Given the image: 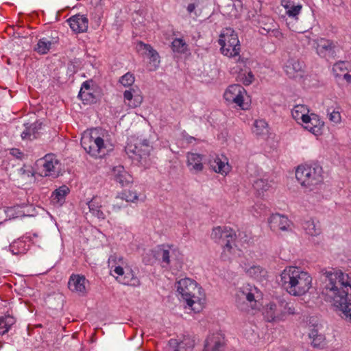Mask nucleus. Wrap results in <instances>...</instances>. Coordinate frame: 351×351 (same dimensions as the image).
<instances>
[{"label":"nucleus","instance_id":"nucleus-1","mask_svg":"<svg viewBox=\"0 0 351 351\" xmlns=\"http://www.w3.org/2000/svg\"><path fill=\"white\" fill-rule=\"evenodd\" d=\"M321 274V297L341 318L351 323V277L335 268L322 269Z\"/></svg>","mask_w":351,"mask_h":351},{"label":"nucleus","instance_id":"nucleus-2","mask_svg":"<svg viewBox=\"0 0 351 351\" xmlns=\"http://www.w3.org/2000/svg\"><path fill=\"white\" fill-rule=\"evenodd\" d=\"M280 276L282 287L291 295L302 296L312 286L311 275L299 267H286Z\"/></svg>","mask_w":351,"mask_h":351},{"label":"nucleus","instance_id":"nucleus-3","mask_svg":"<svg viewBox=\"0 0 351 351\" xmlns=\"http://www.w3.org/2000/svg\"><path fill=\"white\" fill-rule=\"evenodd\" d=\"M176 287L181 298L187 306L195 313L199 312L205 301L202 288L193 280L184 278L176 282Z\"/></svg>","mask_w":351,"mask_h":351},{"label":"nucleus","instance_id":"nucleus-4","mask_svg":"<svg viewBox=\"0 0 351 351\" xmlns=\"http://www.w3.org/2000/svg\"><path fill=\"white\" fill-rule=\"evenodd\" d=\"M101 129L95 128L90 132L84 133L81 138V145L90 156L102 157L111 149V145L106 143L105 136Z\"/></svg>","mask_w":351,"mask_h":351},{"label":"nucleus","instance_id":"nucleus-5","mask_svg":"<svg viewBox=\"0 0 351 351\" xmlns=\"http://www.w3.org/2000/svg\"><path fill=\"white\" fill-rule=\"evenodd\" d=\"M295 178L303 187L312 191L323 181L322 168L317 164L299 165Z\"/></svg>","mask_w":351,"mask_h":351},{"label":"nucleus","instance_id":"nucleus-6","mask_svg":"<svg viewBox=\"0 0 351 351\" xmlns=\"http://www.w3.org/2000/svg\"><path fill=\"white\" fill-rule=\"evenodd\" d=\"M309 109L305 105H295L291 110L293 118L299 122L301 121L303 127L315 135H319L322 132L324 122L319 117L314 113L308 114Z\"/></svg>","mask_w":351,"mask_h":351},{"label":"nucleus","instance_id":"nucleus-7","mask_svg":"<svg viewBox=\"0 0 351 351\" xmlns=\"http://www.w3.org/2000/svg\"><path fill=\"white\" fill-rule=\"evenodd\" d=\"M151 150L152 146L148 140L134 136L129 138L125 147L127 154L144 167L149 164V156Z\"/></svg>","mask_w":351,"mask_h":351},{"label":"nucleus","instance_id":"nucleus-8","mask_svg":"<svg viewBox=\"0 0 351 351\" xmlns=\"http://www.w3.org/2000/svg\"><path fill=\"white\" fill-rule=\"evenodd\" d=\"M219 44L221 46V53L232 58L239 56L241 46L238 36L235 31L230 28H224L219 36Z\"/></svg>","mask_w":351,"mask_h":351},{"label":"nucleus","instance_id":"nucleus-9","mask_svg":"<svg viewBox=\"0 0 351 351\" xmlns=\"http://www.w3.org/2000/svg\"><path fill=\"white\" fill-rule=\"evenodd\" d=\"M211 238L223 245L222 258L224 260L228 258V254L231 253L236 239L235 232L231 228L217 226L213 229Z\"/></svg>","mask_w":351,"mask_h":351},{"label":"nucleus","instance_id":"nucleus-10","mask_svg":"<svg viewBox=\"0 0 351 351\" xmlns=\"http://www.w3.org/2000/svg\"><path fill=\"white\" fill-rule=\"evenodd\" d=\"M247 93L245 88L239 84H232L228 86L223 94L224 99L239 106L241 109L247 108V105L244 103V96Z\"/></svg>","mask_w":351,"mask_h":351},{"label":"nucleus","instance_id":"nucleus-11","mask_svg":"<svg viewBox=\"0 0 351 351\" xmlns=\"http://www.w3.org/2000/svg\"><path fill=\"white\" fill-rule=\"evenodd\" d=\"M314 48L316 53L326 60L333 59L336 56L337 45L331 40L323 38L317 39L315 40Z\"/></svg>","mask_w":351,"mask_h":351},{"label":"nucleus","instance_id":"nucleus-12","mask_svg":"<svg viewBox=\"0 0 351 351\" xmlns=\"http://www.w3.org/2000/svg\"><path fill=\"white\" fill-rule=\"evenodd\" d=\"M194 346V337L190 335H184L182 339L180 341L174 339H170L167 351H191Z\"/></svg>","mask_w":351,"mask_h":351},{"label":"nucleus","instance_id":"nucleus-13","mask_svg":"<svg viewBox=\"0 0 351 351\" xmlns=\"http://www.w3.org/2000/svg\"><path fill=\"white\" fill-rule=\"evenodd\" d=\"M114 277L118 282L123 285L134 287L141 285L140 279L136 276L133 269L128 265L125 267L122 274L114 276Z\"/></svg>","mask_w":351,"mask_h":351},{"label":"nucleus","instance_id":"nucleus-14","mask_svg":"<svg viewBox=\"0 0 351 351\" xmlns=\"http://www.w3.org/2000/svg\"><path fill=\"white\" fill-rule=\"evenodd\" d=\"M87 283L88 281L84 276L72 274L68 282V287L72 292L84 295L86 293Z\"/></svg>","mask_w":351,"mask_h":351},{"label":"nucleus","instance_id":"nucleus-15","mask_svg":"<svg viewBox=\"0 0 351 351\" xmlns=\"http://www.w3.org/2000/svg\"><path fill=\"white\" fill-rule=\"evenodd\" d=\"M224 338L219 332L209 335L205 340L204 351H223Z\"/></svg>","mask_w":351,"mask_h":351},{"label":"nucleus","instance_id":"nucleus-16","mask_svg":"<svg viewBox=\"0 0 351 351\" xmlns=\"http://www.w3.org/2000/svg\"><path fill=\"white\" fill-rule=\"evenodd\" d=\"M270 228L273 230L288 231L290 230L291 222L285 215L276 213L271 215L269 219Z\"/></svg>","mask_w":351,"mask_h":351},{"label":"nucleus","instance_id":"nucleus-17","mask_svg":"<svg viewBox=\"0 0 351 351\" xmlns=\"http://www.w3.org/2000/svg\"><path fill=\"white\" fill-rule=\"evenodd\" d=\"M56 34L55 32L54 35L39 39L34 50L39 54H47L53 45L58 43L59 38Z\"/></svg>","mask_w":351,"mask_h":351},{"label":"nucleus","instance_id":"nucleus-18","mask_svg":"<svg viewBox=\"0 0 351 351\" xmlns=\"http://www.w3.org/2000/svg\"><path fill=\"white\" fill-rule=\"evenodd\" d=\"M127 266L126 261L121 256L113 254L108 258V267L112 276L122 274L123 270Z\"/></svg>","mask_w":351,"mask_h":351},{"label":"nucleus","instance_id":"nucleus-19","mask_svg":"<svg viewBox=\"0 0 351 351\" xmlns=\"http://www.w3.org/2000/svg\"><path fill=\"white\" fill-rule=\"evenodd\" d=\"M67 22L71 29L76 33L84 32L88 27V18L84 15H74L70 17Z\"/></svg>","mask_w":351,"mask_h":351},{"label":"nucleus","instance_id":"nucleus-20","mask_svg":"<svg viewBox=\"0 0 351 351\" xmlns=\"http://www.w3.org/2000/svg\"><path fill=\"white\" fill-rule=\"evenodd\" d=\"M210 167L216 173L221 175H226L230 171V166L228 159L221 156H216L209 160Z\"/></svg>","mask_w":351,"mask_h":351},{"label":"nucleus","instance_id":"nucleus-21","mask_svg":"<svg viewBox=\"0 0 351 351\" xmlns=\"http://www.w3.org/2000/svg\"><path fill=\"white\" fill-rule=\"evenodd\" d=\"M263 316L269 322L282 321V314L280 311L278 302H270L267 304L264 308Z\"/></svg>","mask_w":351,"mask_h":351},{"label":"nucleus","instance_id":"nucleus-22","mask_svg":"<svg viewBox=\"0 0 351 351\" xmlns=\"http://www.w3.org/2000/svg\"><path fill=\"white\" fill-rule=\"evenodd\" d=\"M243 269L247 276L258 282L266 280L267 271L263 267L257 265H249L245 264Z\"/></svg>","mask_w":351,"mask_h":351},{"label":"nucleus","instance_id":"nucleus-23","mask_svg":"<svg viewBox=\"0 0 351 351\" xmlns=\"http://www.w3.org/2000/svg\"><path fill=\"white\" fill-rule=\"evenodd\" d=\"M39 164L43 167L42 173L45 176H49L55 173L58 160L53 154H47L43 158L38 160Z\"/></svg>","mask_w":351,"mask_h":351},{"label":"nucleus","instance_id":"nucleus-24","mask_svg":"<svg viewBox=\"0 0 351 351\" xmlns=\"http://www.w3.org/2000/svg\"><path fill=\"white\" fill-rule=\"evenodd\" d=\"M303 68L302 62L295 58H289L285 65V71L289 77L293 78L301 75Z\"/></svg>","mask_w":351,"mask_h":351},{"label":"nucleus","instance_id":"nucleus-25","mask_svg":"<svg viewBox=\"0 0 351 351\" xmlns=\"http://www.w3.org/2000/svg\"><path fill=\"white\" fill-rule=\"evenodd\" d=\"M25 130L22 132L21 136L23 140H34L39 136L42 129V123L36 121L31 124H25Z\"/></svg>","mask_w":351,"mask_h":351},{"label":"nucleus","instance_id":"nucleus-26","mask_svg":"<svg viewBox=\"0 0 351 351\" xmlns=\"http://www.w3.org/2000/svg\"><path fill=\"white\" fill-rule=\"evenodd\" d=\"M186 159L187 166L191 172L198 173L203 170L202 155L197 153L189 152L186 154Z\"/></svg>","mask_w":351,"mask_h":351},{"label":"nucleus","instance_id":"nucleus-27","mask_svg":"<svg viewBox=\"0 0 351 351\" xmlns=\"http://www.w3.org/2000/svg\"><path fill=\"white\" fill-rule=\"evenodd\" d=\"M137 50L142 56H146L149 58L155 66L160 63V57L158 52L150 45L139 42L137 45Z\"/></svg>","mask_w":351,"mask_h":351},{"label":"nucleus","instance_id":"nucleus-28","mask_svg":"<svg viewBox=\"0 0 351 351\" xmlns=\"http://www.w3.org/2000/svg\"><path fill=\"white\" fill-rule=\"evenodd\" d=\"M89 211L93 215L99 219H104L106 218L105 213L101 210L102 207V200L100 197H93L90 201L88 202Z\"/></svg>","mask_w":351,"mask_h":351},{"label":"nucleus","instance_id":"nucleus-29","mask_svg":"<svg viewBox=\"0 0 351 351\" xmlns=\"http://www.w3.org/2000/svg\"><path fill=\"white\" fill-rule=\"evenodd\" d=\"M135 93L133 88L125 90L123 93L124 103L132 108L139 106L143 101V97L139 95H135Z\"/></svg>","mask_w":351,"mask_h":351},{"label":"nucleus","instance_id":"nucleus-30","mask_svg":"<svg viewBox=\"0 0 351 351\" xmlns=\"http://www.w3.org/2000/svg\"><path fill=\"white\" fill-rule=\"evenodd\" d=\"M69 192V189L62 185L55 190L51 196V202L56 206H61L65 202V198Z\"/></svg>","mask_w":351,"mask_h":351},{"label":"nucleus","instance_id":"nucleus-31","mask_svg":"<svg viewBox=\"0 0 351 351\" xmlns=\"http://www.w3.org/2000/svg\"><path fill=\"white\" fill-rule=\"evenodd\" d=\"M175 254V250L170 247H159L156 252V258L161 262L162 267H167L169 265L171 258Z\"/></svg>","mask_w":351,"mask_h":351},{"label":"nucleus","instance_id":"nucleus-32","mask_svg":"<svg viewBox=\"0 0 351 351\" xmlns=\"http://www.w3.org/2000/svg\"><path fill=\"white\" fill-rule=\"evenodd\" d=\"M113 176L116 182L120 183L121 186H125L132 182V178L130 174L124 169L123 166H117L113 168Z\"/></svg>","mask_w":351,"mask_h":351},{"label":"nucleus","instance_id":"nucleus-33","mask_svg":"<svg viewBox=\"0 0 351 351\" xmlns=\"http://www.w3.org/2000/svg\"><path fill=\"white\" fill-rule=\"evenodd\" d=\"M242 295L250 303L253 302H256L262 296L261 292L258 288L250 285L243 287Z\"/></svg>","mask_w":351,"mask_h":351},{"label":"nucleus","instance_id":"nucleus-34","mask_svg":"<svg viewBox=\"0 0 351 351\" xmlns=\"http://www.w3.org/2000/svg\"><path fill=\"white\" fill-rule=\"evenodd\" d=\"M271 186L270 182L267 176L256 179L253 182V187L258 195H261L265 191H267Z\"/></svg>","mask_w":351,"mask_h":351},{"label":"nucleus","instance_id":"nucleus-35","mask_svg":"<svg viewBox=\"0 0 351 351\" xmlns=\"http://www.w3.org/2000/svg\"><path fill=\"white\" fill-rule=\"evenodd\" d=\"M15 323L16 319L10 315L0 317V335H3L8 332Z\"/></svg>","mask_w":351,"mask_h":351},{"label":"nucleus","instance_id":"nucleus-36","mask_svg":"<svg viewBox=\"0 0 351 351\" xmlns=\"http://www.w3.org/2000/svg\"><path fill=\"white\" fill-rule=\"evenodd\" d=\"M308 337L312 340L311 345L314 348H322L326 344L324 335L319 333L316 329L311 330L308 334Z\"/></svg>","mask_w":351,"mask_h":351},{"label":"nucleus","instance_id":"nucleus-37","mask_svg":"<svg viewBox=\"0 0 351 351\" xmlns=\"http://www.w3.org/2000/svg\"><path fill=\"white\" fill-rule=\"evenodd\" d=\"M302 227L306 232L311 236H317L321 233V228L319 223L310 219L303 223Z\"/></svg>","mask_w":351,"mask_h":351},{"label":"nucleus","instance_id":"nucleus-38","mask_svg":"<svg viewBox=\"0 0 351 351\" xmlns=\"http://www.w3.org/2000/svg\"><path fill=\"white\" fill-rule=\"evenodd\" d=\"M278 304L280 311L282 314V320L285 319L287 315L295 314V308L293 302L282 300L278 301Z\"/></svg>","mask_w":351,"mask_h":351},{"label":"nucleus","instance_id":"nucleus-39","mask_svg":"<svg viewBox=\"0 0 351 351\" xmlns=\"http://www.w3.org/2000/svg\"><path fill=\"white\" fill-rule=\"evenodd\" d=\"M9 248L11 253L14 255L25 254L27 250L25 242L21 239L12 242L10 245Z\"/></svg>","mask_w":351,"mask_h":351},{"label":"nucleus","instance_id":"nucleus-40","mask_svg":"<svg viewBox=\"0 0 351 351\" xmlns=\"http://www.w3.org/2000/svg\"><path fill=\"white\" fill-rule=\"evenodd\" d=\"M350 66L348 62L339 61L335 63L332 66V72L336 78L341 77V75L346 73L348 67Z\"/></svg>","mask_w":351,"mask_h":351},{"label":"nucleus","instance_id":"nucleus-41","mask_svg":"<svg viewBox=\"0 0 351 351\" xmlns=\"http://www.w3.org/2000/svg\"><path fill=\"white\" fill-rule=\"evenodd\" d=\"M116 199L125 200L126 202H136L138 200V195L136 191H125L116 196Z\"/></svg>","mask_w":351,"mask_h":351},{"label":"nucleus","instance_id":"nucleus-42","mask_svg":"<svg viewBox=\"0 0 351 351\" xmlns=\"http://www.w3.org/2000/svg\"><path fill=\"white\" fill-rule=\"evenodd\" d=\"M254 132L258 136L267 135L269 132L268 124L263 119L254 122Z\"/></svg>","mask_w":351,"mask_h":351},{"label":"nucleus","instance_id":"nucleus-43","mask_svg":"<svg viewBox=\"0 0 351 351\" xmlns=\"http://www.w3.org/2000/svg\"><path fill=\"white\" fill-rule=\"evenodd\" d=\"M171 49L173 52L184 53L188 49V45L182 38H176L171 43Z\"/></svg>","mask_w":351,"mask_h":351},{"label":"nucleus","instance_id":"nucleus-44","mask_svg":"<svg viewBox=\"0 0 351 351\" xmlns=\"http://www.w3.org/2000/svg\"><path fill=\"white\" fill-rule=\"evenodd\" d=\"M78 97L84 101V104H92L95 102L96 98L94 94L90 91H80Z\"/></svg>","mask_w":351,"mask_h":351},{"label":"nucleus","instance_id":"nucleus-45","mask_svg":"<svg viewBox=\"0 0 351 351\" xmlns=\"http://www.w3.org/2000/svg\"><path fill=\"white\" fill-rule=\"evenodd\" d=\"M123 86H132L134 82V77L130 73H127L120 77L119 81Z\"/></svg>","mask_w":351,"mask_h":351},{"label":"nucleus","instance_id":"nucleus-46","mask_svg":"<svg viewBox=\"0 0 351 351\" xmlns=\"http://www.w3.org/2000/svg\"><path fill=\"white\" fill-rule=\"evenodd\" d=\"M327 114L330 121L335 124L339 123L341 122V117L340 112L338 110H330V109H328Z\"/></svg>","mask_w":351,"mask_h":351},{"label":"nucleus","instance_id":"nucleus-47","mask_svg":"<svg viewBox=\"0 0 351 351\" xmlns=\"http://www.w3.org/2000/svg\"><path fill=\"white\" fill-rule=\"evenodd\" d=\"M20 209L21 207L19 206H15L14 207L10 208L8 210V213L9 215L12 218H18L25 216V213L21 212Z\"/></svg>","mask_w":351,"mask_h":351},{"label":"nucleus","instance_id":"nucleus-48","mask_svg":"<svg viewBox=\"0 0 351 351\" xmlns=\"http://www.w3.org/2000/svg\"><path fill=\"white\" fill-rule=\"evenodd\" d=\"M302 8L301 5H293L292 7H290V9L286 11V14L289 16L295 17L300 13Z\"/></svg>","mask_w":351,"mask_h":351},{"label":"nucleus","instance_id":"nucleus-49","mask_svg":"<svg viewBox=\"0 0 351 351\" xmlns=\"http://www.w3.org/2000/svg\"><path fill=\"white\" fill-rule=\"evenodd\" d=\"M254 80V76L252 71H249L243 74L242 82L245 86L250 85L252 83Z\"/></svg>","mask_w":351,"mask_h":351},{"label":"nucleus","instance_id":"nucleus-50","mask_svg":"<svg viewBox=\"0 0 351 351\" xmlns=\"http://www.w3.org/2000/svg\"><path fill=\"white\" fill-rule=\"evenodd\" d=\"M19 174L23 178H25L26 177H27V178H29V177L33 178L34 177V173L29 168H28V169H26L25 167L20 168L19 169Z\"/></svg>","mask_w":351,"mask_h":351},{"label":"nucleus","instance_id":"nucleus-51","mask_svg":"<svg viewBox=\"0 0 351 351\" xmlns=\"http://www.w3.org/2000/svg\"><path fill=\"white\" fill-rule=\"evenodd\" d=\"M10 154L19 160H22L25 156L23 152L17 148L11 149L10 150Z\"/></svg>","mask_w":351,"mask_h":351},{"label":"nucleus","instance_id":"nucleus-52","mask_svg":"<svg viewBox=\"0 0 351 351\" xmlns=\"http://www.w3.org/2000/svg\"><path fill=\"white\" fill-rule=\"evenodd\" d=\"M265 206L261 204H256L252 206L251 212L254 215L256 214H261V211L265 208Z\"/></svg>","mask_w":351,"mask_h":351},{"label":"nucleus","instance_id":"nucleus-53","mask_svg":"<svg viewBox=\"0 0 351 351\" xmlns=\"http://www.w3.org/2000/svg\"><path fill=\"white\" fill-rule=\"evenodd\" d=\"M90 91V82L89 81H85L82 83L80 91Z\"/></svg>","mask_w":351,"mask_h":351},{"label":"nucleus","instance_id":"nucleus-54","mask_svg":"<svg viewBox=\"0 0 351 351\" xmlns=\"http://www.w3.org/2000/svg\"><path fill=\"white\" fill-rule=\"evenodd\" d=\"M272 35L276 38L281 40L284 38L283 34L280 32L278 29H273L271 31Z\"/></svg>","mask_w":351,"mask_h":351},{"label":"nucleus","instance_id":"nucleus-55","mask_svg":"<svg viewBox=\"0 0 351 351\" xmlns=\"http://www.w3.org/2000/svg\"><path fill=\"white\" fill-rule=\"evenodd\" d=\"M281 5L285 8L286 11L290 9V7L293 5L291 0H282Z\"/></svg>","mask_w":351,"mask_h":351},{"label":"nucleus","instance_id":"nucleus-56","mask_svg":"<svg viewBox=\"0 0 351 351\" xmlns=\"http://www.w3.org/2000/svg\"><path fill=\"white\" fill-rule=\"evenodd\" d=\"M125 206V205L124 204H123L122 202L121 203L117 202L112 205V208L114 210L118 211Z\"/></svg>","mask_w":351,"mask_h":351},{"label":"nucleus","instance_id":"nucleus-57","mask_svg":"<svg viewBox=\"0 0 351 351\" xmlns=\"http://www.w3.org/2000/svg\"><path fill=\"white\" fill-rule=\"evenodd\" d=\"M195 8L196 5L195 3H189L186 8V10L189 14H191L195 11Z\"/></svg>","mask_w":351,"mask_h":351},{"label":"nucleus","instance_id":"nucleus-58","mask_svg":"<svg viewBox=\"0 0 351 351\" xmlns=\"http://www.w3.org/2000/svg\"><path fill=\"white\" fill-rule=\"evenodd\" d=\"M341 77L348 82L351 83V75H350L348 72L343 73Z\"/></svg>","mask_w":351,"mask_h":351},{"label":"nucleus","instance_id":"nucleus-59","mask_svg":"<svg viewBox=\"0 0 351 351\" xmlns=\"http://www.w3.org/2000/svg\"><path fill=\"white\" fill-rule=\"evenodd\" d=\"M233 6H235V7L238 6V7H240V8H241V1H238L237 4L236 3L233 4Z\"/></svg>","mask_w":351,"mask_h":351},{"label":"nucleus","instance_id":"nucleus-60","mask_svg":"<svg viewBox=\"0 0 351 351\" xmlns=\"http://www.w3.org/2000/svg\"><path fill=\"white\" fill-rule=\"evenodd\" d=\"M232 15H234V16H237V14H236V13L232 14Z\"/></svg>","mask_w":351,"mask_h":351}]
</instances>
